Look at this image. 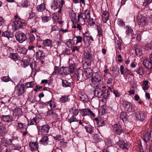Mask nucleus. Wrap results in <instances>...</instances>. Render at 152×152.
<instances>
[{"label":"nucleus","instance_id":"nucleus-11","mask_svg":"<svg viewBox=\"0 0 152 152\" xmlns=\"http://www.w3.org/2000/svg\"><path fill=\"white\" fill-rule=\"evenodd\" d=\"M23 25L21 22L19 20H16L13 22L12 27L14 29L16 30L19 28H21Z\"/></svg>","mask_w":152,"mask_h":152},{"label":"nucleus","instance_id":"nucleus-37","mask_svg":"<svg viewBox=\"0 0 152 152\" xmlns=\"http://www.w3.org/2000/svg\"><path fill=\"white\" fill-rule=\"evenodd\" d=\"M47 104H49L50 106L51 109L54 108L56 106V103L54 100H50L47 102Z\"/></svg>","mask_w":152,"mask_h":152},{"label":"nucleus","instance_id":"nucleus-10","mask_svg":"<svg viewBox=\"0 0 152 152\" xmlns=\"http://www.w3.org/2000/svg\"><path fill=\"white\" fill-rule=\"evenodd\" d=\"M95 96L98 98H101L102 96L103 95V91L100 88H97L94 91Z\"/></svg>","mask_w":152,"mask_h":152},{"label":"nucleus","instance_id":"nucleus-57","mask_svg":"<svg viewBox=\"0 0 152 152\" xmlns=\"http://www.w3.org/2000/svg\"><path fill=\"white\" fill-rule=\"evenodd\" d=\"M98 126H102L105 124V122L104 121H100L97 122Z\"/></svg>","mask_w":152,"mask_h":152},{"label":"nucleus","instance_id":"nucleus-56","mask_svg":"<svg viewBox=\"0 0 152 152\" xmlns=\"http://www.w3.org/2000/svg\"><path fill=\"white\" fill-rule=\"evenodd\" d=\"M23 65L25 67L27 66L29 64L28 61V60H25L22 61Z\"/></svg>","mask_w":152,"mask_h":152},{"label":"nucleus","instance_id":"nucleus-31","mask_svg":"<svg viewBox=\"0 0 152 152\" xmlns=\"http://www.w3.org/2000/svg\"><path fill=\"white\" fill-rule=\"evenodd\" d=\"M36 55L38 58L40 59H42L45 56V54L42 50H38L36 53Z\"/></svg>","mask_w":152,"mask_h":152},{"label":"nucleus","instance_id":"nucleus-5","mask_svg":"<svg viewBox=\"0 0 152 152\" xmlns=\"http://www.w3.org/2000/svg\"><path fill=\"white\" fill-rule=\"evenodd\" d=\"M37 128L38 129L39 132L41 134L44 135L47 134L49 132L50 129V126L48 124L44 125L42 126H37Z\"/></svg>","mask_w":152,"mask_h":152},{"label":"nucleus","instance_id":"nucleus-63","mask_svg":"<svg viewBox=\"0 0 152 152\" xmlns=\"http://www.w3.org/2000/svg\"><path fill=\"white\" fill-rule=\"evenodd\" d=\"M48 104L47 102L45 103L43 102H41L40 103V106L41 108L45 107Z\"/></svg>","mask_w":152,"mask_h":152},{"label":"nucleus","instance_id":"nucleus-22","mask_svg":"<svg viewBox=\"0 0 152 152\" xmlns=\"http://www.w3.org/2000/svg\"><path fill=\"white\" fill-rule=\"evenodd\" d=\"M46 9V7L45 4L42 3L39 5H37L36 7L37 11L38 12H42Z\"/></svg>","mask_w":152,"mask_h":152},{"label":"nucleus","instance_id":"nucleus-9","mask_svg":"<svg viewBox=\"0 0 152 152\" xmlns=\"http://www.w3.org/2000/svg\"><path fill=\"white\" fill-rule=\"evenodd\" d=\"M16 89L17 92L19 95H20L23 94L25 91L26 87L23 84H21L17 87Z\"/></svg>","mask_w":152,"mask_h":152},{"label":"nucleus","instance_id":"nucleus-19","mask_svg":"<svg viewBox=\"0 0 152 152\" xmlns=\"http://www.w3.org/2000/svg\"><path fill=\"white\" fill-rule=\"evenodd\" d=\"M118 145L122 149H128L129 145L127 143H125L124 141H119L118 142Z\"/></svg>","mask_w":152,"mask_h":152},{"label":"nucleus","instance_id":"nucleus-50","mask_svg":"<svg viewBox=\"0 0 152 152\" xmlns=\"http://www.w3.org/2000/svg\"><path fill=\"white\" fill-rule=\"evenodd\" d=\"M18 127L20 129H24L26 126L25 124L20 123H18Z\"/></svg>","mask_w":152,"mask_h":152},{"label":"nucleus","instance_id":"nucleus-18","mask_svg":"<svg viewBox=\"0 0 152 152\" xmlns=\"http://www.w3.org/2000/svg\"><path fill=\"white\" fill-rule=\"evenodd\" d=\"M102 18L103 22L104 23H106L109 18V12L107 11H104Z\"/></svg>","mask_w":152,"mask_h":152},{"label":"nucleus","instance_id":"nucleus-61","mask_svg":"<svg viewBox=\"0 0 152 152\" xmlns=\"http://www.w3.org/2000/svg\"><path fill=\"white\" fill-rule=\"evenodd\" d=\"M15 134H14L13 136L12 137V139L13 140V141L16 140L17 141H18V135L15 136Z\"/></svg>","mask_w":152,"mask_h":152},{"label":"nucleus","instance_id":"nucleus-12","mask_svg":"<svg viewBox=\"0 0 152 152\" xmlns=\"http://www.w3.org/2000/svg\"><path fill=\"white\" fill-rule=\"evenodd\" d=\"M29 147L31 150L32 152L37 150L38 148V145L36 142H30Z\"/></svg>","mask_w":152,"mask_h":152},{"label":"nucleus","instance_id":"nucleus-40","mask_svg":"<svg viewBox=\"0 0 152 152\" xmlns=\"http://www.w3.org/2000/svg\"><path fill=\"white\" fill-rule=\"evenodd\" d=\"M97 29L98 30V36L99 37H102L103 32L101 27L98 26L97 27Z\"/></svg>","mask_w":152,"mask_h":152},{"label":"nucleus","instance_id":"nucleus-28","mask_svg":"<svg viewBox=\"0 0 152 152\" xmlns=\"http://www.w3.org/2000/svg\"><path fill=\"white\" fill-rule=\"evenodd\" d=\"M61 85L64 88L71 87V84L66 80L62 79Z\"/></svg>","mask_w":152,"mask_h":152},{"label":"nucleus","instance_id":"nucleus-43","mask_svg":"<svg viewBox=\"0 0 152 152\" xmlns=\"http://www.w3.org/2000/svg\"><path fill=\"white\" fill-rule=\"evenodd\" d=\"M1 80L2 81L5 82H8L11 80V79L10 77L6 76L2 77L1 78Z\"/></svg>","mask_w":152,"mask_h":152},{"label":"nucleus","instance_id":"nucleus-59","mask_svg":"<svg viewBox=\"0 0 152 152\" xmlns=\"http://www.w3.org/2000/svg\"><path fill=\"white\" fill-rule=\"evenodd\" d=\"M100 79H93L91 78V82L94 85L96 84L98 81H99Z\"/></svg>","mask_w":152,"mask_h":152},{"label":"nucleus","instance_id":"nucleus-15","mask_svg":"<svg viewBox=\"0 0 152 152\" xmlns=\"http://www.w3.org/2000/svg\"><path fill=\"white\" fill-rule=\"evenodd\" d=\"M83 57L85 60L90 61L93 58V55L90 52H85L83 54Z\"/></svg>","mask_w":152,"mask_h":152},{"label":"nucleus","instance_id":"nucleus-17","mask_svg":"<svg viewBox=\"0 0 152 152\" xmlns=\"http://www.w3.org/2000/svg\"><path fill=\"white\" fill-rule=\"evenodd\" d=\"M60 2L58 0H54L53 3L51 5V8L53 10H55L60 8Z\"/></svg>","mask_w":152,"mask_h":152},{"label":"nucleus","instance_id":"nucleus-58","mask_svg":"<svg viewBox=\"0 0 152 152\" xmlns=\"http://www.w3.org/2000/svg\"><path fill=\"white\" fill-rule=\"evenodd\" d=\"M94 76L92 77L93 79H100V77L99 74L97 73H94L93 75Z\"/></svg>","mask_w":152,"mask_h":152},{"label":"nucleus","instance_id":"nucleus-33","mask_svg":"<svg viewBox=\"0 0 152 152\" xmlns=\"http://www.w3.org/2000/svg\"><path fill=\"white\" fill-rule=\"evenodd\" d=\"M127 117L128 116L124 112H122L121 113L120 118L124 122L127 121Z\"/></svg>","mask_w":152,"mask_h":152},{"label":"nucleus","instance_id":"nucleus-44","mask_svg":"<svg viewBox=\"0 0 152 152\" xmlns=\"http://www.w3.org/2000/svg\"><path fill=\"white\" fill-rule=\"evenodd\" d=\"M73 39H69L68 41L66 42V44L69 47H72L73 44L74 43V42L73 41Z\"/></svg>","mask_w":152,"mask_h":152},{"label":"nucleus","instance_id":"nucleus-21","mask_svg":"<svg viewBox=\"0 0 152 152\" xmlns=\"http://www.w3.org/2000/svg\"><path fill=\"white\" fill-rule=\"evenodd\" d=\"M84 17H83V19L85 21L88 22L90 18V12L88 10H85L84 13Z\"/></svg>","mask_w":152,"mask_h":152},{"label":"nucleus","instance_id":"nucleus-52","mask_svg":"<svg viewBox=\"0 0 152 152\" xmlns=\"http://www.w3.org/2000/svg\"><path fill=\"white\" fill-rule=\"evenodd\" d=\"M88 22V25L90 26H91L92 25H94L95 24V22L94 21V19L93 18H90L89 21Z\"/></svg>","mask_w":152,"mask_h":152},{"label":"nucleus","instance_id":"nucleus-48","mask_svg":"<svg viewBox=\"0 0 152 152\" xmlns=\"http://www.w3.org/2000/svg\"><path fill=\"white\" fill-rule=\"evenodd\" d=\"M47 114L48 116H51L53 117L56 115V113L53 110H50L48 111Z\"/></svg>","mask_w":152,"mask_h":152},{"label":"nucleus","instance_id":"nucleus-49","mask_svg":"<svg viewBox=\"0 0 152 152\" xmlns=\"http://www.w3.org/2000/svg\"><path fill=\"white\" fill-rule=\"evenodd\" d=\"M103 85V81L100 80L98 82L96 83V84L94 85V86L96 87L99 88Z\"/></svg>","mask_w":152,"mask_h":152},{"label":"nucleus","instance_id":"nucleus-16","mask_svg":"<svg viewBox=\"0 0 152 152\" xmlns=\"http://www.w3.org/2000/svg\"><path fill=\"white\" fill-rule=\"evenodd\" d=\"M9 57L15 61L20 60V57L17 53H11L9 55Z\"/></svg>","mask_w":152,"mask_h":152},{"label":"nucleus","instance_id":"nucleus-24","mask_svg":"<svg viewBox=\"0 0 152 152\" xmlns=\"http://www.w3.org/2000/svg\"><path fill=\"white\" fill-rule=\"evenodd\" d=\"M43 44L45 47H49L50 48L53 46L52 41L49 39H47L43 41Z\"/></svg>","mask_w":152,"mask_h":152},{"label":"nucleus","instance_id":"nucleus-41","mask_svg":"<svg viewBox=\"0 0 152 152\" xmlns=\"http://www.w3.org/2000/svg\"><path fill=\"white\" fill-rule=\"evenodd\" d=\"M75 116H72L71 118L68 119V121L70 124H71L72 123L74 122H78V120L75 117Z\"/></svg>","mask_w":152,"mask_h":152},{"label":"nucleus","instance_id":"nucleus-7","mask_svg":"<svg viewBox=\"0 0 152 152\" xmlns=\"http://www.w3.org/2000/svg\"><path fill=\"white\" fill-rule=\"evenodd\" d=\"M136 118L141 121H143L145 118V114L144 111L140 110L137 111L136 113Z\"/></svg>","mask_w":152,"mask_h":152},{"label":"nucleus","instance_id":"nucleus-3","mask_svg":"<svg viewBox=\"0 0 152 152\" xmlns=\"http://www.w3.org/2000/svg\"><path fill=\"white\" fill-rule=\"evenodd\" d=\"M15 36L16 40L20 43H22L26 39V37L25 34L20 31H17L15 33Z\"/></svg>","mask_w":152,"mask_h":152},{"label":"nucleus","instance_id":"nucleus-29","mask_svg":"<svg viewBox=\"0 0 152 152\" xmlns=\"http://www.w3.org/2000/svg\"><path fill=\"white\" fill-rule=\"evenodd\" d=\"M102 140L98 134H95L93 136V141L95 143H97L101 142Z\"/></svg>","mask_w":152,"mask_h":152},{"label":"nucleus","instance_id":"nucleus-1","mask_svg":"<svg viewBox=\"0 0 152 152\" xmlns=\"http://www.w3.org/2000/svg\"><path fill=\"white\" fill-rule=\"evenodd\" d=\"M8 110V108L6 107H4L1 108V120L3 122L9 123L12 121L13 118Z\"/></svg>","mask_w":152,"mask_h":152},{"label":"nucleus","instance_id":"nucleus-36","mask_svg":"<svg viewBox=\"0 0 152 152\" xmlns=\"http://www.w3.org/2000/svg\"><path fill=\"white\" fill-rule=\"evenodd\" d=\"M134 72H135L140 75H142L144 74L143 69L142 67L141 66H139L138 69L137 70H134Z\"/></svg>","mask_w":152,"mask_h":152},{"label":"nucleus","instance_id":"nucleus-13","mask_svg":"<svg viewBox=\"0 0 152 152\" xmlns=\"http://www.w3.org/2000/svg\"><path fill=\"white\" fill-rule=\"evenodd\" d=\"M39 119L37 117L31 118L30 120L28 121V124L29 125H37L39 122Z\"/></svg>","mask_w":152,"mask_h":152},{"label":"nucleus","instance_id":"nucleus-38","mask_svg":"<svg viewBox=\"0 0 152 152\" xmlns=\"http://www.w3.org/2000/svg\"><path fill=\"white\" fill-rule=\"evenodd\" d=\"M85 128L86 131L90 134H92L94 131V128L91 125H89L88 126H85Z\"/></svg>","mask_w":152,"mask_h":152},{"label":"nucleus","instance_id":"nucleus-35","mask_svg":"<svg viewBox=\"0 0 152 152\" xmlns=\"http://www.w3.org/2000/svg\"><path fill=\"white\" fill-rule=\"evenodd\" d=\"M14 113L15 115L17 116V119L19 118V116L22 114L21 110L20 108L15 109L14 110Z\"/></svg>","mask_w":152,"mask_h":152},{"label":"nucleus","instance_id":"nucleus-64","mask_svg":"<svg viewBox=\"0 0 152 152\" xmlns=\"http://www.w3.org/2000/svg\"><path fill=\"white\" fill-rule=\"evenodd\" d=\"M4 20L2 17H0V26L4 24Z\"/></svg>","mask_w":152,"mask_h":152},{"label":"nucleus","instance_id":"nucleus-30","mask_svg":"<svg viewBox=\"0 0 152 152\" xmlns=\"http://www.w3.org/2000/svg\"><path fill=\"white\" fill-rule=\"evenodd\" d=\"M92 70L89 68L86 69L85 71V73L87 78H89L92 75Z\"/></svg>","mask_w":152,"mask_h":152},{"label":"nucleus","instance_id":"nucleus-23","mask_svg":"<svg viewBox=\"0 0 152 152\" xmlns=\"http://www.w3.org/2000/svg\"><path fill=\"white\" fill-rule=\"evenodd\" d=\"M49 138L47 136H43L39 141L41 144L44 145H46L48 144Z\"/></svg>","mask_w":152,"mask_h":152},{"label":"nucleus","instance_id":"nucleus-20","mask_svg":"<svg viewBox=\"0 0 152 152\" xmlns=\"http://www.w3.org/2000/svg\"><path fill=\"white\" fill-rule=\"evenodd\" d=\"M127 29L126 32V34L131 36L132 39H134L135 35L134 33L133 30L129 27H127Z\"/></svg>","mask_w":152,"mask_h":152},{"label":"nucleus","instance_id":"nucleus-42","mask_svg":"<svg viewBox=\"0 0 152 152\" xmlns=\"http://www.w3.org/2000/svg\"><path fill=\"white\" fill-rule=\"evenodd\" d=\"M34 85V83L33 81H31L29 82H27L26 83L25 85L26 89L27 88L32 87Z\"/></svg>","mask_w":152,"mask_h":152},{"label":"nucleus","instance_id":"nucleus-8","mask_svg":"<svg viewBox=\"0 0 152 152\" xmlns=\"http://www.w3.org/2000/svg\"><path fill=\"white\" fill-rule=\"evenodd\" d=\"M75 77H77L78 80L82 81L84 80V73L82 70L80 69L78 70L77 72L75 73Z\"/></svg>","mask_w":152,"mask_h":152},{"label":"nucleus","instance_id":"nucleus-55","mask_svg":"<svg viewBox=\"0 0 152 152\" xmlns=\"http://www.w3.org/2000/svg\"><path fill=\"white\" fill-rule=\"evenodd\" d=\"M103 93L104 94L103 96H106V97L105 98H107L108 96L110 94L109 90L107 89H106L104 91H103Z\"/></svg>","mask_w":152,"mask_h":152},{"label":"nucleus","instance_id":"nucleus-34","mask_svg":"<svg viewBox=\"0 0 152 152\" xmlns=\"http://www.w3.org/2000/svg\"><path fill=\"white\" fill-rule=\"evenodd\" d=\"M42 21L43 23H47L51 20V17L46 16H44L42 17Z\"/></svg>","mask_w":152,"mask_h":152},{"label":"nucleus","instance_id":"nucleus-51","mask_svg":"<svg viewBox=\"0 0 152 152\" xmlns=\"http://www.w3.org/2000/svg\"><path fill=\"white\" fill-rule=\"evenodd\" d=\"M152 2V0H145L143 4V5L146 6Z\"/></svg>","mask_w":152,"mask_h":152},{"label":"nucleus","instance_id":"nucleus-4","mask_svg":"<svg viewBox=\"0 0 152 152\" xmlns=\"http://www.w3.org/2000/svg\"><path fill=\"white\" fill-rule=\"evenodd\" d=\"M137 23L139 25L144 26L148 23L147 18L141 14H139L137 17Z\"/></svg>","mask_w":152,"mask_h":152},{"label":"nucleus","instance_id":"nucleus-14","mask_svg":"<svg viewBox=\"0 0 152 152\" xmlns=\"http://www.w3.org/2000/svg\"><path fill=\"white\" fill-rule=\"evenodd\" d=\"M62 69H63V72L65 74H69V73L67 72H65L66 70H68V72H69L71 74L73 73L75 71V67L73 65L70 66L69 68L66 67V68H62Z\"/></svg>","mask_w":152,"mask_h":152},{"label":"nucleus","instance_id":"nucleus-25","mask_svg":"<svg viewBox=\"0 0 152 152\" xmlns=\"http://www.w3.org/2000/svg\"><path fill=\"white\" fill-rule=\"evenodd\" d=\"M7 133V129L4 126H0V136H4Z\"/></svg>","mask_w":152,"mask_h":152},{"label":"nucleus","instance_id":"nucleus-6","mask_svg":"<svg viewBox=\"0 0 152 152\" xmlns=\"http://www.w3.org/2000/svg\"><path fill=\"white\" fill-rule=\"evenodd\" d=\"M114 131L115 133L118 135H120L124 132V130L122 128L121 126L119 124H115L112 126Z\"/></svg>","mask_w":152,"mask_h":152},{"label":"nucleus","instance_id":"nucleus-32","mask_svg":"<svg viewBox=\"0 0 152 152\" xmlns=\"http://www.w3.org/2000/svg\"><path fill=\"white\" fill-rule=\"evenodd\" d=\"M146 62L145 63L144 62L143 65L148 69H151L152 68V62L151 61H146Z\"/></svg>","mask_w":152,"mask_h":152},{"label":"nucleus","instance_id":"nucleus-2","mask_svg":"<svg viewBox=\"0 0 152 152\" xmlns=\"http://www.w3.org/2000/svg\"><path fill=\"white\" fill-rule=\"evenodd\" d=\"M123 106L124 108V111L128 113L133 112L135 110L134 106L130 102H124Z\"/></svg>","mask_w":152,"mask_h":152},{"label":"nucleus","instance_id":"nucleus-39","mask_svg":"<svg viewBox=\"0 0 152 152\" xmlns=\"http://www.w3.org/2000/svg\"><path fill=\"white\" fill-rule=\"evenodd\" d=\"M68 96H64L59 99V101L61 103H64L68 101Z\"/></svg>","mask_w":152,"mask_h":152},{"label":"nucleus","instance_id":"nucleus-46","mask_svg":"<svg viewBox=\"0 0 152 152\" xmlns=\"http://www.w3.org/2000/svg\"><path fill=\"white\" fill-rule=\"evenodd\" d=\"M76 39V43L77 44L78 43L81 42L82 40V38L80 36H75L73 37V39Z\"/></svg>","mask_w":152,"mask_h":152},{"label":"nucleus","instance_id":"nucleus-53","mask_svg":"<svg viewBox=\"0 0 152 152\" xmlns=\"http://www.w3.org/2000/svg\"><path fill=\"white\" fill-rule=\"evenodd\" d=\"M13 146H12L14 147L13 149L16 150H20L21 148V146L20 144H13Z\"/></svg>","mask_w":152,"mask_h":152},{"label":"nucleus","instance_id":"nucleus-26","mask_svg":"<svg viewBox=\"0 0 152 152\" xmlns=\"http://www.w3.org/2000/svg\"><path fill=\"white\" fill-rule=\"evenodd\" d=\"M80 100L82 101L87 102L88 100V98L87 95L84 93L82 94L79 96Z\"/></svg>","mask_w":152,"mask_h":152},{"label":"nucleus","instance_id":"nucleus-27","mask_svg":"<svg viewBox=\"0 0 152 152\" xmlns=\"http://www.w3.org/2000/svg\"><path fill=\"white\" fill-rule=\"evenodd\" d=\"M2 36L7 37L8 39L10 38H12L13 36L12 33L8 31H5L2 33Z\"/></svg>","mask_w":152,"mask_h":152},{"label":"nucleus","instance_id":"nucleus-62","mask_svg":"<svg viewBox=\"0 0 152 152\" xmlns=\"http://www.w3.org/2000/svg\"><path fill=\"white\" fill-rule=\"evenodd\" d=\"M150 138H151L150 137V135L148 136V135H146L145 136L144 140L146 142H147L150 140Z\"/></svg>","mask_w":152,"mask_h":152},{"label":"nucleus","instance_id":"nucleus-45","mask_svg":"<svg viewBox=\"0 0 152 152\" xmlns=\"http://www.w3.org/2000/svg\"><path fill=\"white\" fill-rule=\"evenodd\" d=\"M135 51L137 55L139 56H140L142 54V50L140 48H137L135 49Z\"/></svg>","mask_w":152,"mask_h":152},{"label":"nucleus","instance_id":"nucleus-60","mask_svg":"<svg viewBox=\"0 0 152 152\" xmlns=\"http://www.w3.org/2000/svg\"><path fill=\"white\" fill-rule=\"evenodd\" d=\"M61 6H60V9L58 11V12L59 13H60L61 12V9L62 7V6L64 4V1L63 0H62L61 1Z\"/></svg>","mask_w":152,"mask_h":152},{"label":"nucleus","instance_id":"nucleus-54","mask_svg":"<svg viewBox=\"0 0 152 152\" xmlns=\"http://www.w3.org/2000/svg\"><path fill=\"white\" fill-rule=\"evenodd\" d=\"M125 73L127 75H129L131 76H134V74L128 69H125Z\"/></svg>","mask_w":152,"mask_h":152},{"label":"nucleus","instance_id":"nucleus-47","mask_svg":"<svg viewBox=\"0 0 152 152\" xmlns=\"http://www.w3.org/2000/svg\"><path fill=\"white\" fill-rule=\"evenodd\" d=\"M72 113L73 115V116H76L78 115L79 112L78 109L75 108L73 107L72 108Z\"/></svg>","mask_w":152,"mask_h":152}]
</instances>
